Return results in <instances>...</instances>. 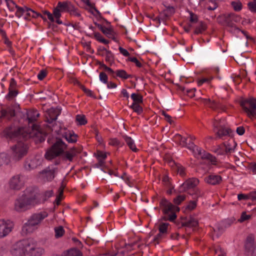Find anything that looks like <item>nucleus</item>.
Wrapping results in <instances>:
<instances>
[{
    "label": "nucleus",
    "instance_id": "41",
    "mask_svg": "<svg viewBox=\"0 0 256 256\" xmlns=\"http://www.w3.org/2000/svg\"><path fill=\"white\" fill-rule=\"evenodd\" d=\"M185 199V196L184 195L178 196L174 200V202L176 204H180Z\"/></svg>",
    "mask_w": 256,
    "mask_h": 256
},
{
    "label": "nucleus",
    "instance_id": "59",
    "mask_svg": "<svg viewBox=\"0 0 256 256\" xmlns=\"http://www.w3.org/2000/svg\"><path fill=\"white\" fill-rule=\"evenodd\" d=\"M178 172L182 176L184 174V168L182 167L178 168Z\"/></svg>",
    "mask_w": 256,
    "mask_h": 256
},
{
    "label": "nucleus",
    "instance_id": "58",
    "mask_svg": "<svg viewBox=\"0 0 256 256\" xmlns=\"http://www.w3.org/2000/svg\"><path fill=\"white\" fill-rule=\"evenodd\" d=\"M194 194H195L194 198H198V197H199L200 196V190L198 188L194 189Z\"/></svg>",
    "mask_w": 256,
    "mask_h": 256
},
{
    "label": "nucleus",
    "instance_id": "13",
    "mask_svg": "<svg viewBox=\"0 0 256 256\" xmlns=\"http://www.w3.org/2000/svg\"><path fill=\"white\" fill-rule=\"evenodd\" d=\"M226 122L224 118L220 119L218 118L214 120V130L219 136L224 135L228 133L226 129H225Z\"/></svg>",
    "mask_w": 256,
    "mask_h": 256
},
{
    "label": "nucleus",
    "instance_id": "64",
    "mask_svg": "<svg viewBox=\"0 0 256 256\" xmlns=\"http://www.w3.org/2000/svg\"><path fill=\"white\" fill-rule=\"evenodd\" d=\"M218 6L216 3L214 4V6L212 7L209 6L208 8V10H214L217 8Z\"/></svg>",
    "mask_w": 256,
    "mask_h": 256
},
{
    "label": "nucleus",
    "instance_id": "36",
    "mask_svg": "<svg viewBox=\"0 0 256 256\" xmlns=\"http://www.w3.org/2000/svg\"><path fill=\"white\" fill-rule=\"evenodd\" d=\"M117 76L124 79H127L130 76L124 70H118L116 72Z\"/></svg>",
    "mask_w": 256,
    "mask_h": 256
},
{
    "label": "nucleus",
    "instance_id": "38",
    "mask_svg": "<svg viewBox=\"0 0 256 256\" xmlns=\"http://www.w3.org/2000/svg\"><path fill=\"white\" fill-rule=\"evenodd\" d=\"M248 6L250 11L256 12V0L249 2L248 4Z\"/></svg>",
    "mask_w": 256,
    "mask_h": 256
},
{
    "label": "nucleus",
    "instance_id": "51",
    "mask_svg": "<svg viewBox=\"0 0 256 256\" xmlns=\"http://www.w3.org/2000/svg\"><path fill=\"white\" fill-rule=\"evenodd\" d=\"M198 17L196 15L190 12V20L192 22H195L197 21Z\"/></svg>",
    "mask_w": 256,
    "mask_h": 256
},
{
    "label": "nucleus",
    "instance_id": "11",
    "mask_svg": "<svg viewBox=\"0 0 256 256\" xmlns=\"http://www.w3.org/2000/svg\"><path fill=\"white\" fill-rule=\"evenodd\" d=\"M12 154L16 160H18L25 155L27 152V147L22 142H18L11 148Z\"/></svg>",
    "mask_w": 256,
    "mask_h": 256
},
{
    "label": "nucleus",
    "instance_id": "12",
    "mask_svg": "<svg viewBox=\"0 0 256 256\" xmlns=\"http://www.w3.org/2000/svg\"><path fill=\"white\" fill-rule=\"evenodd\" d=\"M13 226L12 222L0 220V238L7 236L12 232Z\"/></svg>",
    "mask_w": 256,
    "mask_h": 256
},
{
    "label": "nucleus",
    "instance_id": "17",
    "mask_svg": "<svg viewBox=\"0 0 256 256\" xmlns=\"http://www.w3.org/2000/svg\"><path fill=\"white\" fill-rule=\"evenodd\" d=\"M205 181L211 184H216L222 181V178L218 175H210L205 178Z\"/></svg>",
    "mask_w": 256,
    "mask_h": 256
},
{
    "label": "nucleus",
    "instance_id": "62",
    "mask_svg": "<svg viewBox=\"0 0 256 256\" xmlns=\"http://www.w3.org/2000/svg\"><path fill=\"white\" fill-rule=\"evenodd\" d=\"M53 194V192L52 190H49L46 192V196L48 197H50L52 196Z\"/></svg>",
    "mask_w": 256,
    "mask_h": 256
},
{
    "label": "nucleus",
    "instance_id": "52",
    "mask_svg": "<svg viewBox=\"0 0 256 256\" xmlns=\"http://www.w3.org/2000/svg\"><path fill=\"white\" fill-rule=\"evenodd\" d=\"M236 132L239 135L241 136L244 133V130L243 127L239 126L236 128Z\"/></svg>",
    "mask_w": 256,
    "mask_h": 256
},
{
    "label": "nucleus",
    "instance_id": "15",
    "mask_svg": "<svg viewBox=\"0 0 256 256\" xmlns=\"http://www.w3.org/2000/svg\"><path fill=\"white\" fill-rule=\"evenodd\" d=\"M199 184V180L196 178H190L184 182L180 188V192H183L194 188Z\"/></svg>",
    "mask_w": 256,
    "mask_h": 256
},
{
    "label": "nucleus",
    "instance_id": "2",
    "mask_svg": "<svg viewBox=\"0 0 256 256\" xmlns=\"http://www.w3.org/2000/svg\"><path fill=\"white\" fill-rule=\"evenodd\" d=\"M174 139L175 140L178 142L182 146L188 147L190 148H192L196 155L198 154V156L202 158L207 159L209 160L212 164H216V160L215 158L213 157L210 154L198 148L193 144H189V146H188L186 142L187 139L186 138L182 137L180 134H176L175 136Z\"/></svg>",
    "mask_w": 256,
    "mask_h": 256
},
{
    "label": "nucleus",
    "instance_id": "48",
    "mask_svg": "<svg viewBox=\"0 0 256 256\" xmlns=\"http://www.w3.org/2000/svg\"><path fill=\"white\" fill-rule=\"evenodd\" d=\"M250 198V195H247L244 194H238V198L239 200H247Z\"/></svg>",
    "mask_w": 256,
    "mask_h": 256
},
{
    "label": "nucleus",
    "instance_id": "16",
    "mask_svg": "<svg viewBox=\"0 0 256 256\" xmlns=\"http://www.w3.org/2000/svg\"><path fill=\"white\" fill-rule=\"evenodd\" d=\"M24 184V178L20 176H14L10 179L9 182L10 188L14 190H19Z\"/></svg>",
    "mask_w": 256,
    "mask_h": 256
},
{
    "label": "nucleus",
    "instance_id": "56",
    "mask_svg": "<svg viewBox=\"0 0 256 256\" xmlns=\"http://www.w3.org/2000/svg\"><path fill=\"white\" fill-rule=\"evenodd\" d=\"M107 87L108 88H114L116 87V85L115 84L110 82L107 84Z\"/></svg>",
    "mask_w": 256,
    "mask_h": 256
},
{
    "label": "nucleus",
    "instance_id": "30",
    "mask_svg": "<svg viewBox=\"0 0 256 256\" xmlns=\"http://www.w3.org/2000/svg\"><path fill=\"white\" fill-rule=\"evenodd\" d=\"M7 6L9 10L11 11H16L18 8H20L21 7L18 6L17 5L11 0H5Z\"/></svg>",
    "mask_w": 256,
    "mask_h": 256
},
{
    "label": "nucleus",
    "instance_id": "19",
    "mask_svg": "<svg viewBox=\"0 0 256 256\" xmlns=\"http://www.w3.org/2000/svg\"><path fill=\"white\" fill-rule=\"evenodd\" d=\"M28 123L35 121L39 116V114L36 110H29L26 113Z\"/></svg>",
    "mask_w": 256,
    "mask_h": 256
},
{
    "label": "nucleus",
    "instance_id": "26",
    "mask_svg": "<svg viewBox=\"0 0 256 256\" xmlns=\"http://www.w3.org/2000/svg\"><path fill=\"white\" fill-rule=\"evenodd\" d=\"M77 152V150L73 148L65 153V156L68 160L72 161Z\"/></svg>",
    "mask_w": 256,
    "mask_h": 256
},
{
    "label": "nucleus",
    "instance_id": "18",
    "mask_svg": "<svg viewBox=\"0 0 256 256\" xmlns=\"http://www.w3.org/2000/svg\"><path fill=\"white\" fill-rule=\"evenodd\" d=\"M54 170H46L40 173V176L46 180H50L54 178Z\"/></svg>",
    "mask_w": 256,
    "mask_h": 256
},
{
    "label": "nucleus",
    "instance_id": "32",
    "mask_svg": "<svg viewBox=\"0 0 256 256\" xmlns=\"http://www.w3.org/2000/svg\"><path fill=\"white\" fill-rule=\"evenodd\" d=\"M94 37L97 40L104 44H106L108 43V41L104 39L100 33L94 32Z\"/></svg>",
    "mask_w": 256,
    "mask_h": 256
},
{
    "label": "nucleus",
    "instance_id": "43",
    "mask_svg": "<svg viewBox=\"0 0 256 256\" xmlns=\"http://www.w3.org/2000/svg\"><path fill=\"white\" fill-rule=\"evenodd\" d=\"M215 253L218 256H224V255L225 254L224 250L219 246L217 247L215 249Z\"/></svg>",
    "mask_w": 256,
    "mask_h": 256
},
{
    "label": "nucleus",
    "instance_id": "8",
    "mask_svg": "<svg viewBox=\"0 0 256 256\" xmlns=\"http://www.w3.org/2000/svg\"><path fill=\"white\" fill-rule=\"evenodd\" d=\"M38 130V127L37 126L32 125V128L31 132H28L24 128H20L16 132H14L13 130H10L8 132L7 134L10 138H13L16 136H22L24 138L28 137H32L35 135L37 134Z\"/></svg>",
    "mask_w": 256,
    "mask_h": 256
},
{
    "label": "nucleus",
    "instance_id": "34",
    "mask_svg": "<svg viewBox=\"0 0 256 256\" xmlns=\"http://www.w3.org/2000/svg\"><path fill=\"white\" fill-rule=\"evenodd\" d=\"M140 104H132L130 108L137 114H140L142 112V108Z\"/></svg>",
    "mask_w": 256,
    "mask_h": 256
},
{
    "label": "nucleus",
    "instance_id": "42",
    "mask_svg": "<svg viewBox=\"0 0 256 256\" xmlns=\"http://www.w3.org/2000/svg\"><path fill=\"white\" fill-rule=\"evenodd\" d=\"M100 80L104 84H107L108 82V76L104 72H100L99 75Z\"/></svg>",
    "mask_w": 256,
    "mask_h": 256
},
{
    "label": "nucleus",
    "instance_id": "10",
    "mask_svg": "<svg viewBox=\"0 0 256 256\" xmlns=\"http://www.w3.org/2000/svg\"><path fill=\"white\" fill-rule=\"evenodd\" d=\"M242 106L250 118L256 116V99L250 98L242 104Z\"/></svg>",
    "mask_w": 256,
    "mask_h": 256
},
{
    "label": "nucleus",
    "instance_id": "24",
    "mask_svg": "<svg viewBox=\"0 0 256 256\" xmlns=\"http://www.w3.org/2000/svg\"><path fill=\"white\" fill-rule=\"evenodd\" d=\"M102 54L105 56L106 60L108 62H112L114 57L112 52L104 48H102Z\"/></svg>",
    "mask_w": 256,
    "mask_h": 256
},
{
    "label": "nucleus",
    "instance_id": "28",
    "mask_svg": "<svg viewBox=\"0 0 256 256\" xmlns=\"http://www.w3.org/2000/svg\"><path fill=\"white\" fill-rule=\"evenodd\" d=\"M96 154L97 158L99 160L100 165L102 166L104 162V160L106 157V153L102 151L98 150Z\"/></svg>",
    "mask_w": 256,
    "mask_h": 256
},
{
    "label": "nucleus",
    "instance_id": "50",
    "mask_svg": "<svg viewBox=\"0 0 256 256\" xmlns=\"http://www.w3.org/2000/svg\"><path fill=\"white\" fill-rule=\"evenodd\" d=\"M118 49L120 54H122L124 56H128L130 55V53L126 49H124L120 46L119 47Z\"/></svg>",
    "mask_w": 256,
    "mask_h": 256
},
{
    "label": "nucleus",
    "instance_id": "29",
    "mask_svg": "<svg viewBox=\"0 0 256 256\" xmlns=\"http://www.w3.org/2000/svg\"><path fill=\"white\" fill-rule=\"evenodd\" d=\"M231 5L234 10L236 12L240 11L242 8V4L239 0L232 2Z\"/></svg>",
    "mask_w": 256,
    "mask_h": 256
},
{
    "label": "nucleus",
    "instance_id": "25",
    "mask_svg": "<svg viewBox=\"0 0 256 256\" xmlns=\"http://www.w3.org/2000/svg\"><path fill=\"white\" fill-rule=\"evenodd\" d=\"M169 224L166 222H160L158 226V229L160 234L158 236H160L161 234H166L168 232V229Z\"/></svg>",
    "mask_w": 256,
    "mask_h": 256
},
{
    "label": "nucleus",
    "instance_id": "14",
    "mask_svg": "<svg viewBox=\"0 0 256 256\" xmlns=\"http://www.w3.org/2000/svg\"><path fill=\"white\" fill-rule=\"evenodd\" d=\"M236 143L232 140L226 142L224 146L217 150L218 154L222 155L224 153H232L234 151Z\"/></svg>",
    "mask_w": 256,
    "mask_h": 256
},
{
    "label": "nucleus",
    "instance_id": "40",
    "mask_svg": "<svg viewBox=\"0 0 256 256\" xmlns=\"http://www.w3.org/2000/svg\"><path fill=\"white\" fill-rule=\"evenodd\" d=\"M102 32L109 38H110L112 36V29L110 28L104 27V28L102 29Z\"/></svg>",
    "mask_w": 256,
    "mask_h": 256
},
{
    "label": "nucleus",
    "instance_id": "39",
    "mask_svg": "<svg viewBox=\"0 0 256 256\" xmlns=\"http://www.w3.org/2000/svg\"><path fill=\"white\" fill-rule=\"evenodd\" d=\"M196 206V201L192 200L186 206V209L189 210H192L194 209Z\"/></svg>",
    "mask_w": 256,
    "mask_h": 256
},
{
    "label": "nucleus",
    "instance_id": "31",
    "mask_svg": "<svg viewBox=\"0 0 256 256\" xmlns=\"http://www.w3.org/2000/svg\"><path fill=\"white\" fill-rule=\"evenodd\" d=\"M76 121L78 124L80 125H84L87 122L85 116L82 114L77 115Z\"/></svg>",
    "mask_w": 256,
    "mask_h": 256
},
{
    "label": "nucleus",
    "instance_id": "6",
    "mask_svg": "<svg viewBox=\"0 0 256 256\" xmlns=\"http://www.w3.org/2000/svg\"><path fill=\"white\" fill-rule=\"evenodd\" d=\"M36 204L35 198L22 196L16 200L14 208L16 211L22 212L30 208Z\"/></svg>",
    "mask_w": 256,
    "mask_h": 256
},
{
    "label": "nucleus",
    "instance_id": "33",
    "mask_svg": "<svg viewBox=\"0 0 256 256\" xmlns=\"http://www.w3.org/2000/svg\"><path fill=\"white\" fill-rule=\"evenodd\" d=\"M55 236L58 238L61 237L64 234V230L63 228L61 226H58L54 228Z\"/></svg>",
    "mask_w": 256,
    "mask_h": 256
},
{
    "label": "nucleus",
    "instance_id": "21",
    "mask_svg": "<svg viewBox=\"0 0 256 256\" xmlns=\"http://www.w3.org/2000/svg\"><path fill=\"white\" fill-rule=\"evenodd\" d=\"M124 139L128 147L134 152H136L138 149L135 145L134 142L131 138L128 136H124Z\"/></svg>",
    "mask_w": 256,
    "mask_h": 256
},
{
    "label": "nucleus",
    "instance_id": "44",
    "mask_svg": "<svg viewBox=\"0 0 256 256\" xmlns=\"http://www.w3.org/2000/svg\"><path fill=\"white\" fill-rule=\"evenodd\" d=\"M206 28V24L202 22H200L198 27L196 29V33H200L204 31Z\"/></svg>",
    "mask_w": 256,
    "mask_h": 256
},
{
    "label": "nucleus",
    "instance_id": "61",
    "mask_svg": "<svg viewBox=\"0 0 256 256\" xmlns=\"http://www.w3.org/2000/svg\"><path fill=\"white\" fill-rule=\"evenodd\" d=\"M84 90L88 96H92V92L90 90L86 88H84Z\"/></svg>",
    "mask_w": 256,
    "mask_h": 256
},
{
    "label": "nucleus",
    "instance_id": "63",
    "mask_svg": "<svg viewBox=\"0 0 256 256\" xmlns=\"http://www.w3.org/2000/svg\"><path fill=\"white\" fill-rule=\"evenodd\" d=\"M9 95L12 96H15L17 95V92L15 90H12L10 92Z\"/></svg>",
    "mask_w": 256,
    "mask_h": 256
},
{
    "label": "nucleus",
    "instance_id": "49",
    "mask_svg": "<svg viewBox=\"0 0 256 256\" xmlns=\"http://www.w3.org/2000/svg\"><path fill=\"white\" fill-rule=\"evenodd\" d=\"M46 72L44 70H42L38 74L37 76L40 80H42L46 76Z\"/></svg>",
    "mask_w": 256,
    "mask_h": 256
},
{
    "label": "nucleus",
    "instance_id": "4",
    "mask_svg": "<svg viewBox=\"0 0 256 256\" xmlns=\"http://www.w3.org/2000/svg\"><path fill=\"white\" fill-rule=\"evenodd\" d=\"M48 216V214L45 212L35 214L32 216L23 226V232L28 233L33 232L37 228L38 226Z\"/></svg>",
    "mask_w": 256,
    "mask_h": 256
},
{
    "label": "nucleus",
    "instance_id": "9",
    "mask_svg": "<svg viewBox=\"0 0 256 256\" xmlns=\"http://www.w3.org/2000/svg\"><path fill=\"white\" fill-rule=\"evenodd\" d=\"M16 15L18 18H22L26 20H30L31 18H36L38 16H40L43 20H46L44 17L40 14L26 6L18 8V10L16 12Z\"/></svg>",
    "mask_w": 256,
    "mask_h": 256
},
{
    "label": "nucleus",
    "instance_id": "60",
    "mask_svg": "<svg viewBox=\"0 0 256 256\" xmlns=\"http://www.w3.org/2000/svg\"><path fill=\"white\" fill-rule=\"evenodd\" d=\"M208 82V78H202L198 82V84L200 85V84H204V82Z\"/></svg>",
    "mask_w": 256,
    "mask_h": 256
},
{
    "label": "nucleus",
    "instance_id": "1",
    "mask_svg": "<svg viewBox=\"0 0 256 256\" xmlns=\"http://www.w3.org/2000/svg\"><path fill=\"white\" fill-rule=\"evenodd\" d=\"M44 252V248L38 246L32 239L20 240L14 244L10 252L14 256H26L30 254L40 255Z\"/></svg>",
    "mask_w": 256,
    "mask_h": 256
},
{
    "label": "nucleus",
    "instance_id": "35",
    "mask_svg": "<svg viewBox=\"0 0 256 256\" xmlns=\"http://www.w3.org/2000/svg\"><path fill=\"white\" fill-rule=\"evenodd\" d=\"M54 112V109L53 108H50L48 111V114H49L48 117H47V120L48 122H52L53 120H55L57 118V115H50V114Z\"/></svg>",
    "mask_w": 256,
    "mask_h": 256
},
{
    "label": "nucleus",
    "instance_id": "3",
    "mask_svg": "<svg viewBox=\"0 0 256 256\" xmlns=\"http://www.w3.org/2000/svg\"><path fill=\"white\" fill-rule=\"evenodd\" d=\"M68 12L70 14L80 16V13L78 10L68 1L59 2L56 8L54 10V14L56 18V22L58 24H62V22L60 20L61 12Z\"/></svg>",
    "mask_w": 256,
    "mask_h": 256
},
{
    "label": "nucleus",
    "instance_id": "53",
    "mask_svg": "<svg viewBox=\"0 0 256 256\" xmlns=\"http://www.w3.org/2000/svg\"><path fill=\"white\" fill-rule=\"evenodd\" d=\"M109 144L112 146H116L118 144V141L116 138L110 139L109 141Z\"/></svg>",
    "mask_w": 256,
    "mask_h": 256
},
{
    "label": "nucleus",
    "instance_id": "46",
    "mask_svg": "<svg viewBox=\"0 0 256 256\" xmlns=\"http://www.w3.org/2000/svg\"><path fill=\"white\" fill-rule=\"evenodd\" d=\"M198 220L194 218H190L188 220V224L190 226H196L198 225Z\"/></svg>",
    "mask_w": 256,
    "mask_h": 256
},
{
    "label": "nucleus",
    "instance_id": "7",
    "mask_svg": "<svg viewBox=\"0 0 256 256\" xmlns=\"http://www.w3.org/2000/svg\"><path fill=\"white\" fill-rule=\"evenodd\" d=\"M66 146L64 142L58 140L45 154L46 159L50 160L60 156L66 149Z\"/></svg>",
    "mask_w": 256,
    "mask_h": 256
},
{
    "label": "nucleus",
    "instance_id": "47",
    "mask_svg": "<svg viewBox=\"0 0 256 256\" xmlns=\"http://www.w3.org/2000/svg\"><path fill=\"white\" fill-rule=\"evenodd\" d=\"M250 218V215H248L246 214V212H243L242 214L240 219L239 220V221L242 222L246 220H248Z\"/></svg>",
    "mask_w": 256,
    "mask_h": 256
},
{
    "label": "nucleus",
    "instance_id": "57",
    "mask_svg": "<svg viewBox=\"0 0 256 256\" xmlns=\"http://www.w3.org/2000/svg\"><path fill=\"white\" fill-rule=\"evenodd\" d=\"M162 114L168 122H170V123L172 122L171 116L170 115L164 112L162 113Z\"/></svg>",
    "mask_w": 256,
    "mask_h": 256
},
{
    "label": "nucleus",
    "instance_id": "54",
    "mask_svg": "<svg viewBox=\"0 0 256 256\" xmlns=\"http://www.w3.org/2000/svg\"><path fill=\"white\" fill-rule=\"evenodd\" d=\"M122 254L121 252H118L116 253L114 252L113 254H106L104 255V256H122Z\"/></svg>",
    "mask_w": 256,
    "mask_h": 256
},
{
    "label": "nucleus",
    "instance_id": "27",
    "mask_svg": "<svg viewBox=\"0 0 256 256\" xmlns=\"http://www.w3.org/2000/svg\"><path fill=\"white\" fill-rule=\"evenodd\" d=\"M64 137L69 142H74L76 141V136L70 132H66Z\"/></svg>",
    "mask_w": 256,
    "mask_h": 256
},
{
    "label": "nucleus",
    "instance_id": "55",
    "mask_svg": "<svg viewBox=\"0 0 256 256\" xmlns=\"http://www.w3.org/2000/svg\"><path fill=\"white\" fill-rule=\"evenodd\" d=\"M121 92L124 97L126 98H128V97H129L128 93V92L126 91V90L122 89V90Z\"/></svg>",
    "mask_w": 256,
    "mask_h": 256
},
{
    "label": "nucleus",
    "instance_id": "5",
    "mask_svg": "<svg viewBox=\"0 0 256 256\" xmlns=\"http://www.w3.org/2000/svg\"><path fill=\"white\" fill-rule=\"evenodd\" d=\"M160 208L164 214V218L173 222L176 218V212H178L180 208L174 206L166 199H162L160 202Z\"/></svg>",
    "mask_w": 256,
    "mask_h": 256
},
{
    "label": "nucleus",
    "instance_id": "22",
    "mask_svg": "<svg viewBox=\"0 0 256 256\" xmlns=\"http://www.w3.org/2000/svg\"><path fill=\"white\" fill-rule=\"evenodd\" d=\"M41 163V160L39 158H35L26 162V166H27L30 168H34L40 165Z\"/></svg>",
    "mask_w": 256,
    "mask_h": 256
},
{
    "label": "nucleus",
    "instance_id": "20",
    "mask_svg": "<svg viewBox=\"0 0 256 256\" xmlns=\"http://www.w3.org/2000/svg\"><path fill=\"white\" fill-rule=\"evenodd\" d=\"M62 256H82V253L76 248H72L64 252Z\"/></svg>",
    "mask_w": 256,
    "mask_h": 256
},
{
    "label": "nucleus",
    "instance_id": "45",
    "mask_svg": "<svg viewBox=\"0 0 256 256\" xmlns=\"http://www.w3.org/2000/svg\"><path fill=\"white\" fill-rule=\"evenodd\" d=\"M128 60L134 62L136 66L138 67L142 66L141 63L135 57H130L128 58Z\"/></svg>",
    "mask_w": 256,
    "mask_h": 256
},
{
    "label": "nucleus",
    "instance_id": "23",
    "mask_svg": "<svg viewBox=\"0 0 256 256\" xmlns=\"http://www.w3.org/2000/svg\"><path fill=\"white\" fill-rule=\"evenodd\" d=\"M131 98L133 101L132 104H140L142 102V96L138 93L132 94H131Z\"/></svg>",
    "mask_w": 256,
    "mask_h": 256
},
{
    "label": "nucleus",
    "instance_id": "37",
    "mask_svg": "<svg viewBox=\"0 0 256 256\" xmlns=\"http://www.w3.org/2000/svg\"><path fill=\"white\" fill-rule=\"evenodd\" d=\"M43 14L46 16L48 17V18L51 22H56V18L54 16V14H51L50 12L47 10H44L43 12Z\"/></svg>",
    "mask_w": 256,
    "mask_h": 256
}]
</instances>
